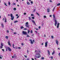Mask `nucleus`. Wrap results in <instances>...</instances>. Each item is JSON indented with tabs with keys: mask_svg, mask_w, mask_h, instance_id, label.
Segmentation results:
<instances>
[{
	"mask_svg": "<svg viewBox=\"0 0 60 60\" xmlns=\"http://www.w3.org/2000/svg\"><path fill=\"white\" fill-rule=\"evenodd\" d=\"M35 56L36 58H40L41 57V56L39 53H38L36 54Z\"/></svg>",
	"mask_w": 60,
	"mask_h": 60,
	"instance_id": "obj_1",
	"label": "nucleus"
},
{
	"mask_svg": "<svg viewBox=\"0 0 60 60\" xmlns=\"http://www.w3.org/2000/svg\"><path fill=\"white\" fill-rule=\"evenodd\" d=\"M10 16L11 18V19L12 20H13L14 19V16H13V15L12 14H10Z\"/></svg>",
	"mask_w": 60,
	"mask_h": 60,
	"instance_id": "obj_2",
	"label": "nucleus"
},
{
	"mask_svg": "<svg viewBox=\"0 0 60 60\" xmlns=\"http://www.w3.org/2000/svg\"><path fill=\"white\" fill-rule=\"evenodd\" d=\"M22 33L24 35L25 34V35H27V33H26V32H25L24 31H22Z\"/></svg>",
	"mask_w": 60,
	"mask_h": 60,
	"instance_id": "obj_3",
	"label": "nucleus"
},
{
	"mask_svg": "<svg viewBox=\"0 0 60 60\" xmlns=\"http://www.w3.org/2000/svg\"><path fill=\"white\" fill-rule=\"evenodd\" d=\"M48 42H46L45 43V47H47V46L48 45Z\"/></svg>",
	"mask_w": 60,
	"mask_h": 60,
	"instance_id": "obj_4",
	"label": "nucleus"
},
{
	"mask_svg": "<svg viewBox=\"0 0 60 60\" xmlns=\"http://www.w3.org/2000/svg\"><path fill=\"white\" fill-rule=\"evenodd\" d=\"M8 49L9 51H11V48H10V47H9Z\"/></svg>",
	"mask_w": 60,
	"mask_h": 60,
	"instance_id": "obj_5",
	"label": "nucleus"
},
{
	"mask_svg": "<svg viewBox=\"0 0 60 60\" xmlns=\"http://www.w3.org/2000/svg\"><path fill=\"white\" fill-rule=\"evenodd\" d=\"M26 25H25V26H26V27H28V28H29V25H28V24Z\"/></svg>",
	"mask_w": 60,
	"mask_h": 60,
	"instance_id": "obj_6",
	"label": "nucleus"
},
{
	"mask_svg": "<svg viewBox=\"0 0 60 60\" xmlns=\"http://www.w3.org/2000/svg\"><path fill=\"white\" fill-rule=\"evenodd\" d=\"M4 47L6 49H8V48L9 47H7L6 46H5Z\"/></svg>",
	"mask_w": 60,
	"mask_h": 60,
	"instance_id": "obj_7",
	"label": "nucleus"
},
{
	"mask_svg": "<svg viewBox=\"0 0 60 60\" xmlns=\"http://www.w3.org/2000/svg\"><path fill=\"white\" fill-rule=\"evenodd\" d=\"M32 21V22H33V23H34V24H35V22L34 21V20H31Z\"/></svg>",
	"mask_w": 60,
	"mask_h": 60,
	"instance_id": "obj_8",
	"label": "nucleus"
},
{
	"mask_svg": "<svg viewBox=\"0 0 60 60\" xmlns=\"http://www.w3.org/2000/svg\"><path fill=\"white\" fill-rule=\"evenodd\" d=\"M47 12H49V11H50V10L49 9V8H48L47 9Z\"/></svg>",
	"mask_w": 60,
	"mask_h": 60,
	"instance_id": "obj_9",
	"label": "nucleus"
},
{
	"mask_svg": "<svg viewBox=\"0 0 60 60\" xmlns=\"http://www.w3.org/2000/svg\"><path fill=\"white\" fill-rule=\"evenodd\" d=\"M48 53L49 55H50V52H49V50H48Z\"/></svg>",
	"mask_w": 60,
	"mask_h": 60,
	"instance_id": "obj_10",
	"label": "nucleus"
},
{
	"mask_svg": "<svg viewBox=\"0 0 60 60\" xmlns=\"http://www.w3.org/2000/svg\"><path fill=\"white\" fill-rule=\"evenodd\" d=\"M8 45H10V46H11V44L10 43V41H9L8 42Z\"/></svg>",
	"mask_w": 60,
	"mask_h": 60,
	"instance_id": "obj_11",
	"label": "nucleus"
},
{
	"mask_svg": "<svg viewBox=\"0 0 60 60\" xmlns=\"http://www.w3.org/2000/svg\"><path fill=\"white\" fill-rule=\"evenodd\" d=\"M58 41L57 40L56 41V43L57 45H58Z\"/></svg>",
	"mask_w": 60,
	"mask_h": 60,
	"instance_id": "obj_12",
	"label": "nucleus"
},
{
	"mask_svg": "<svg viewBox=\"0 0 60 60\" xmlns=\"http://www.w3.org/2000/svg\"><path fill=\"white\" fill-rule=\"evenodd\" d=\"M18 22V21H16L14 22V23H16V22Z\"/></svg>",
	"mask_w": 60,
	"mask_h": 60,
	"instance_id": "obj_13",
	"label": "nucleus"
},
{
	"mask_svg": "<svg viewBox=\"0 0 60 60\" xmlns=\"http://www.w3.org/2000/svg\"><path fill=\"white\" fill-rule=\"evenodd\" d=\"M14 10V11H16V8H15L13 9Z\"/></svg>",
	"mask_w": 60,
	"mask_h": 60,
	"instance_id": "obj_14",
	"label": "nucleus"
},
{
	"mask_svg": "<svg viewBox=\"0 0 60 60\" xmlns=\"http://www.w3.org/2000/svg\"><path fill=\"white\" fill-rule=\"evenodd\" d=\"M24 28V27L23 26H22L21 27V29H22L23 28Z\"/></svg>",
	"mask_w": 60,
	"mask_h": 60,
	"instance_id": "obj_15",
	"label": "nucleus"
},
{
	"mask_svg": "<svg viewBox=\"0 0 60 60\" xmlns=\"http://www.w3.org/2000/svg\"><path fill=\"white\" fill-rule=\"evenodd\" d=\"M55 7L54 8H53V10H52V11L53 12L54 11V10H55Z\"/></svg>",
	"mask_w": 60,
	"mask_h": 60,
	"instance_id": "obj_16",
	"label": "nucleus"
},
{
	"mask_svg": "<svg viewBox=\"0 0 60 60\" xmlns=\"http://www.w3.org/2000/svg\"><path fill=\"white\" fill-rule=\"evenodd\" d=\"M28 24V22H27L26 23V24L25 25H27Z\"/></svg>",
	"mask_w": 60,
	"mask_h": 60,
	"instance_id": "obj_17",
	"label": "nucleus"
},
{
	"mask_svg": "<svg viewBox=\"0 0 60 60\" xmlns=\"http://www.w3.org/2000/svg\"><path fill=\"white\" fill-rule=\"evenodd\" d=\"M57 6H59L60 5V4L58 3L57 4Z\"/></svg>",
	"mask_w": 60,
	"mask_h": 60,
	"instance_id": "obj_18",
	"label": "nucleus"
},
{
	"mask_svg": "<svg viewBox=\"0 0 60 60\" xmlns=\"http://www.w3.org/2000/svg\"><path fill=\"white\" fill-rule=\"evenodd\" d=\"M6 38L7 39H8V36H6Z\"/></svg>",
	"mask_w": 60,
	"mask_h": 60,
	"instance_id": "obj_19",
	"label": "nucleus"
},
{
	"mask_svg": "<svg viewBox=\"0 0 60 60\" xmlns=\"http://www.w3.org/2000/svg\"><path fill=\"white\" fill-rule=\"evenodd\" d=\"M32 19H34V17H31Z\"/></svg>",
	"mask_w": 60,
	"mask_h": 60,
	"instance_id": "obj_20",
	"label": "nucleus"
},
{
	"mask_svg": "<svg viewBox=\"0 0 60 60\" xmlns=\"http://www.w3.org/2000/svg\"><path fill=\"white\" fill-rule=\"evenodd\" d=\"M8 4L9 5H10V4H11V3H10V2L9 1L8 2Z\"/></svg>",
	"mask_w": 60,
	"mask_h": 60,
	"instance_id": "obj_21",
	"label": "nucleus"
},
{
	"mask_svg": "<svg viewBox=\"0 0 60 60\" xmlns=\"http://www.w3.org/2000/svg\"><path fill=\"white\" fill-rule=\"evenodd\" d=\"M27 4H30V3H29V2H27Z\"/></svg>",
	"mask_w": 60,
	"mask_h": 60,
	"instance_id": "obj_22",
	"label": "nucleus"
},
{
	"mask_svg": "<svg viewBox=\"0 0 60 60\" xmlns=\"http://www.w3.org/2000/svg\"><path fill=\"white\" fill-rule=\"evenodd\" d=\"M53 18H55V15H53Z\"/></svg>",
	"mask_w": 60,
	"mask_h": 60,
	"instance_id": "obj_23",
	"label": "nucleus"
},
{
	"mask_svg": "<svg viewBox=\"0 0 60 60\" xmlns=\"http://www.w3.org/2000/svg\"><path fill=\"white\" fill-rule=\"evenodd\" d=\"M28 34H29V32H30V31L29 30H28Z\"/></svg>",
	"mask_w": 60,
	"mask_h": 60,
	"instance_id": "obj_24",
	"label": "nucleus"
},
{
	"mask_svg": "<svg viewBox=\"0 0 60 60\" xmlns=\"http://www.w3.org/2000/svg\"><path fill=\"white\" fill-rule=\"evenodd\" d=\"M27 37H30V36H29V35H27Z\"/></svg>",
	"mask_w": 60,
	"mask_h": 60,
	"instance_id": "obj_25",
	"label": "nucleus"
},
{
	"mask_svg": "<svg viewBox=\"0 0 60 60\" xmlns=\"http://www.w3.org/2000/svg\"><path fill=\"white\" fill-rule=\"evenodd\" d=\"M31 16H34V15L33 14H31Z\"/></svg>",
	"mask_w": 60,
	"mask_h": 60,
	"instance_id": "obj_26",
	"label": "nucleus"
},
{
	"mask_svg": "<svg viewBox=\"0 0 60 60\" xmlns=\"http://www.w3.org/2000/svg\"><path fill=\"white\" fill-rule=\"evenodd\" d=\"M1 46H2L3 47V46H4V45H3V43H1Z\"/></svg>",
	"mask_w": 60,
	"mask_h": 60,
	"instance_id": "obj_27",
	"label": "nucleus"
},
{
	"mask_svg": "<svg viewBox=\"0 0 60 60\" xmlns=\"http://www.w3.org/2000/svg\"><path fill=\"white\" fill-rule=\"evenodd\" d=\"M51 38L52 39H53V38H54V37H53V36H52Z\"/></svg>",
	"mask_w": 60,
	"mask_h": 60,
	"instance_id": "obj_28",
	"label": "nucleus"
},
{
	"mask_svg": "<svg viewBox=\"0 0 60 60\" xmlns=\"http://www.w3.org/2000/svg\"><path fill=\"white\" fill-rule=\"evenodd\" d=\"M55 22L56 24L57 23V21H56V20H55Z\"/></svg>",
	"mask_w": 60,
	"mask_h": 60,
	"instance_id": "obj_29",
	"label": "nucleus"
},
{
	"mask_svg": "<svg viewBox=\"0 0 60 60\" xmlns=\"http://www.w3.org/2000/svg\"><path fill=\"white\" fill-rule=\"evenodd\" d=\"M44 18H46V17H46V16L44 15Z\"/></svg>",
	"mask_w": 60,
	"mask_h": 60,
	"instance_id": "obj_30",
	"label": "nucleus"
},
{
	"mask_svg": "<svg viewBox=\"0 0 60 60\" xmlns=\"http://www.w3.org/2000/svg\"><path fill=\"white\" fill-rule=\"evenodd\" d=\"M30 43L31 44H33V41H31V42H30Z\"/></svg>",
	"mask_w": 60,
	"mask_h": 60,
	"instance_id": "obj_31",
	"label": "nucleus"
},
{
	"mask_svg": "<svg viewBox=\"0 0 60 60\" xmlns=\"http://www.w3.org/2000/svg\"><path fill=\"white\" fill-rule=\"evenodd\" d=\"M37 15H38V16H40V15H39V14H38V13L37 12Z\"/></svg>",
	"mask_w": 60,
	"mask_h": 60,
	"instance_id": "obj_32",
	"label": "nucleus"
},
{
	"mask_svg": "<svg viewBox=\"0 0 60 60\" xmlns=\"http://www.w3.org/2000/svg\"><path fill=\"white\" fill-rule=\"evenodd\" d=\"M29 20H31V18L30 17H29Z\"/></svg>",
	"mask_w": 60,
	"mask_h": 60,
	"instance_id": "obj_33",
	"label": "nucleus"
},
{
	"mask_svg": "<svg viewBox=\"0 0 60 60\" xmlns=\"http://www.w3.org/2000/svg\"><path fill=\"white\" fill-rule=\"evenodd\" d=\"M56 24H57V23H55V26H56Z\"/></svg>",
	"mask_w": 60,
	"mask_h": 60,
	"instance_id": "obj_34",
	"label": "nucleus"
},
{
	"mask_svg": "<svg viewBox=\"0 0 60 60\" xmlns=\"http://www.w3.org/2000/svg\"><path fill=\"white\" fill-rule=\"evenodd\" d=\"M41 59H44V58L43 57H42L41 58Z\"/></svg>",
	"mask_w": 60,
	"mask_h": 60,
	"instance_id": "obj_35",
	"label": "nucleus"
},
{
	"mask_svg": "<svg viewBox=\"0 0 60 60\" xmlns=\"http://www.w3.org/2000/svg\"><path fill=\"white\" fill-rule=\"evenodd\" d=\"M0 49H2V48H3V46H0Z\"/></svg>",
	"mask_w": 60,
	"mask_h": 60,
	"instance_id": "obj_36",
	"label": "nucleus"
},
{
	"mask_svg": "<svg viewBox=\"0 0 60 60\" xmlns=\"http://www.w3.org/2000/svg\"><path fill=\"white\" fill-rule=\"evenodd\" d=\"M49 2H51L52 3H53V2L52 1V0H49Z\"/></svg>",
	"mask_w": 60,
	"mask_h": 60,
	"instance_id": "obj_37",
	"label": "nucleus"
},
{
	"mask_svg": "<svg viewBox=\"0 0 60 60\" xmlns=\"http://www.w3.org/2000/svg\"><path fill=\"white\" fill-rule=\"evenodd\" d=\"M1 25L2 26L4 27V25L3 24H1Z\"/></svg>",
	"mask_w": 60,
	"mask_h": 60,
	"instance_id": "obj_38",
	"label": "nucleus"
},
{
	"mask_svg": "<svg viewBox=\"0 0 60 60\" xmlns=\"http://www.w3.org/2000/svg\"><path fill=\"white\" fill-rule=\"evenodd\" d=\"M59 24H60V23H58L57 24V26H59Z\"/></svg>",
	"mask_w": 60,
	"mask_h": 60,
	"instance_id": "obj_39",
	"label": "nucleus"
},
{
	"mask_svg": "<svg viewBox=\"0 0 60 60\" xmlns=\"http://www.w3.org/2000/svg\"><path fill=\"white\" fill-rule=\"evenodd\" d=\"M17 49H20L21 48L20 47H18L17 48Z\"/></svg>",
	"mask_w": 60,
	"mask_h": 60,
	"instance_id": "obj_40",
	"label": "nucleus"
},
{
	"mask_svg": "<svg viewBox=\"0 0 60 60\" xmlns=\"http://www.w3.org/2000/svg\"><path fill=\"white\" fill-rule=\"evenodd\" d=\"M12 46L13 48L14 47V44H13V45Z\"/></svg>",
	"mask_w": 60,
	"mask_h": 60,
	"instance_id": "obj_41",
	"label": "nucleus"
},
{
	"mask_svg": "<svg viewBox=\"0 0 60 60\" xmlns=\"http://www.w3.org/2000/svg\"><path fill=\"white\" fill-rule=\"evenodd\" d=\"M31 33H33V31L32 30H31V31L30 32Z\"/></svg>",
	"mask_w": 60,
	"mask_h": 60,
	"instance_id": "obj_42",
	"label": "nucleus"
},
{
	"mask_svg": "<svg viewBox=\"0 0 60 60\" xmlns=\"http://www.w3.org/2000/svg\"><path fill=\"white\" fill-rule=\"evenodd\" d=\"M31 4H33V1H31Z\"/></svg>",
	"mask_w": 60,
	"mask_h": 60,
	"instance_id": "obj_43",
	"label": "nucleus"
},
{
	"mask_svg": "<svg viewBox=\"0 0 60 60\" xmlns=\"http://www.w3.org/2000/svg\"><path fill=\"white\" fill-rule=\"evenodd\" d=\"M55 53V52H52V55H53V54H54V53Z\"/></svg>",
	"mask_w": 60,
	"mask_h": 60,
	"instance_id": "obj_44",
	"label": "nucleus"
},
{
	"mask_svg": "<svg viewBox=\"0 0 60 60\" xmlns=\"http://www.w3.org/2000/svg\"><path fill=\"white\" fill-rule=\"evenodd\" d=\"M4 18H5V20H7V19L5 18V17H4Z\"/></svg>",
	"mask_w": 60,
	"mask_h": 60,
	"instance_id": "obj_45",
	"label": "nucleus"
},
{
	"mask_svg": "<svg viewBox=\"0 0 60 60\" xmlns=\"http://www.w3.org/2000/svg\"><path fill=\"white\" fill-rule=\"evenodd\" d=\"M13 48H14V49H17V47H14Z\"/></svg>",
	"mask_w": 60,
	"mask_h": 60,
	"instance_id": "obj_46",
	"label": "nucleus"
},
{
	"mask_svg": "<svg viewBox=\"0 0 60 60\" xmlns=\"http://www.w3.org/2000/svg\"><path fill=\"white\" fill-rule=\"evenodd\" d=\"M16 55H15V54L14 55V57H16Z\"/></svg>",
	"mask_w": 60,
	"mask_h": 60,
	"instance_id": "obj_47",
	"label": "nucleus"
},
{
	"mask_svg": "<svg viewBox=\"0 0 60 60\" xmlns=\"http://www.w3.org/2000/svg\"><path fill=\"white\" fill-rule=\"evenodd\" d=\"M30 42H31V41H32V40H31V39H30Z\"/></svg>",
	"mask_w": 60,
	"mask_h": 60,
	"instance_id": "obj_48",
	"label": "nucleus"
},
{
	"mask_svg": "<svg viewBox=\"0 0 60 60\" xmlns=\"http://www.w3.org/2000/svg\"><path fill=\"white\" fill-rule=\"evenodd\" d=\"M21 45H22V46H23L24 45V44H23V43H22L21 44Z\"/></svg>",
	"mask_w": 60,
	"mask_h": 60,
	"instance_id": "obj_49",
	"label": "nucleus"
},
{
	"mask_svg": "<svg viewBox=\"0 0 60 60\" xmlns=\"http://www.w3.org/2000/svg\"><path fill=\"white\" fill-rule=\"evenodd\" d=\"M2 50L4 52V49H2Z\"/></svg>",
	"mask_w": 60,
	"mask_h": 60,
	"instance_id": "obj_50",
	"label": "nucleus"
},
{
	"mask_svg": "<svg viewBox=\"0 0 60 60\" xmlns=\"http://www.w3.org/2000/svg\"><path fill=\"white\" fill-rule=\"evenodd\" d=\"M25 57H26V58L27 57V56H26L24 55Z\"/></svg>",
	"mask_w": 60,
	"mask_h": 60,
	"instance_id": "obj_51",
	"label": "nucleus"
},
{
	"mask_svg": "<svg viewBox=\"0 0 60 60\" xmlns=\"http://www.w3.org/2000/svg\"><path fill=\"white\" fill-rule=\"evenodd\" d=\"M57 28H58V27H59V26L58 25H57Z\"/></svg>",
	"mask_w": 60,
	"mask_h": 60,
	"instance_id": "obj_52",
	"label": "nucleus"
},
{
	"mask_svg": "<svg viewBox=\"0 0 60 60\" xmlns=\"http://www.w3.org/2000/svg\"><path fill=\"white\" fill-rule=\"evenodd\" d=\"M27 30V29H26V28H25L24 29V30Z\"/></svg>",
	"mask_w": 60,
	"mask_h": 60,
	"instance_id": "obj_53",
	"label": "nucleus"
},
{
	"mask_svg": "<svg viewBox=\"0 0 60 60\" xmlns=\"http://www.w3.org/2000/svg\"><path fill=\"white\" fill-rule=\"evenodd\" d=\"M4 4H5V5H6V6H7V5H6V4H5V3Z\"/></svg>",
	"mask_w": 60,
	"mask_h": 60,
	"instance_id": "obj_54",
	"label": "nucleus"
},
{
	"mask_svg": "<svg viewBox=\"0 0 60 60\" xmlns=\"http://www.w3.org/2000/svg\"><path fill=\"white\" fill-rule=\"evenodd\" d=\"M39 28V29H41V26H39L38 27Z\"/></svg>",
	"mask_w": 60,
	"mask_h": 60,
	"instance_id": "obj_55",
	"label": "nucleus"
},
{
	"mask_svg": "<svg viewBox=\"0 0 60 60\" xmlns=\"http://www.w3.org/2000/svg\"><path fill=\"white\" fill-rule=\"evenodd\" d=\"M14 34H17L16 32L14 33Z\"/></svg>",
	"mask_w": 60,
	"mask_h": 60,
	"instance_id": "obj_56",
	"label": "nucleus"
},
{
	"mask_svg": "<svg viewBox=\"0 0 60 60\" xmlns=\"http://www.w3.org/2000/svg\"><path fill=\"white\" fill-rule=\"evenodd\" d=\"M16 16H18V15L17 14L16 15Z\"/></svg>",
	"mask_w": 60,
	"mask_h": 60,
	"instance_id": "obj_57",
	"label": "nucleus"
},
{
	"mask_svg": "<svg viewBox=\"0 0 60 60\" xmlns=\"http://www.w3.org/2000/svg\"><path fill=\"white\" fill-rule=\"evenodd\" d=\"M34 11H35V9H34L33 12H34Z\"/></svg>",
	"mask_w": 60,
	"mask_h": 60,
	"instance_id": "obj_58",
	"label": "nucleus"
},
{
	"mask_svg": "<svg viewBox=\"0 0 60 60\" xmlns=\"http://www.w3.org/2000/svg\"><path fill=\"white\" fill-rule=\"evenodd\" d=\"M0 59H2V57H1V56H0Z\"/></svg>",
	"mask_w": 60,
	"mask_h": 60,
	"instance_id": "obj_59",
	"label": "nucleus"
},
{
	"mask_svg": "<svg viewBox=\"0 0 60 60\" xmlns=\"http://www.w3.org/2000/svg\"><path fill=\"white\" fill-rule=\"evenodd\" d=\"M24 15H26V13H24Z\"/></svg>",
	"mask_w": 60,
	"mask_h": 60,
	"instance_id": "obj_60",
	"label": "nucleus"
},
{
	"mask_svg": "<svg viewBox=\"0 0 60 60\" xmlns=\"http://www.w3.org/2000/svg\"><path fill=\"white\" fill-rule=\"evenodd\" d=\"M18 18H19V16H18L17 17V19H18Z\"/></svg>",
	"mask_w": 60,
	"mask_h": 60,
	"instance_id": "obj_61",
	"label": "nucleus"
},
{
	"mask_svg": "<svg viewBox=\"0 0 60 60\" xmlns=\"http://www.w3.org/2000/svg\"><path fill=\"white\" fill-rule=\"evenodd\" d=\"M32 60H34V59L33 58H31Z\"/></svg>",
	"mask_w": 60,
	"mask_h": 60,
	"instance_id": "obj_62",
	"label": "nucleus"
},
{
	"mask_svg": "<svg viewBox=\"0 0 60 60\" xmlns=\"http://www.w3.org/2000/svg\"><path fill=\"white\" fill-rule=\"evenodd\" d=\"M27 60H29V59L28 58L27 59Z\"/></svg>",
	"mask_w": 60,
	"mask_h": 60,
	"instance_id": "obj_63",
	"label": "nucleus"
},
{
	"mask_svg": "<svg viewBox=\"0 0 60 60\" xmlns=\"http://www.w3.org/2000/svg\"><path fill=\"white\" fill-rule=\"evenodd\" d=\"M59 56H60V52L59 53Z\"/></svg>",
	"mask_w": 60,
	"mask_h": 60,
	"instance_id": "obj_64",
	"label": "nucleus"
}]
</instances>
